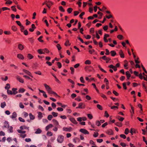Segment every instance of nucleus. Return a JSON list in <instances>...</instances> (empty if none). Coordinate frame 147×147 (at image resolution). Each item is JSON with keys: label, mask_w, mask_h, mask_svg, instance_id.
<instances>
[{"label": "nucleus", "mask_w": 147, "mask_h": 147, "mask_svg": "<svg viewBox=\"0 0 147 147\" xmlns=\"http://www.w3.org/2000/svg\"><path fill=\"white\" fill-rule=\"evenodd\" d=\"M85 63L86 64L90 65L91 64V62L90 60H87L85 62Z\"/></svg>", "instance_id": "obj_42"}, {"label": "nucleus", "mask_w": 147, "mask_h": 147, "mask_svg": "<svg viewBox=\"0 0 147 147\" xmlns=\"http://www.w3.org/2000/svg\"><path fill=\"white\" fill-rule=\"evenodd\" d=\"M37 52L39 54H45V52H44V51H43V49H38L37 50Z\"/></svg>", "instance_id": "obj_23"}, {"label": "nucleus", "mask_w": 147, "mask_h": 147, "mask_svg": "<svg viewBox=\"0 0 147 147\" xmlns=\"http://www.w3.org/2000/svg\"><path fill=\"white\" fill-rule=\"evenodd\" d=\"M98 67L99 68V69H100V70L102 71L105 73H106L107 72L104 69H102L101 67V66H100V65H98Z\"/></svg>", "instance_id": "obj_39"}, {"label": "nucleus", "mask_w": 147, "mask_h": 147, "mask_svg": "<svg viewBox=\"0 0 147 147\" xmlns=\"http://www.w3.org/2000/svg\"><path fill=\"white\" fill-rule=\"evenodd\" d=\"M59 10L61 12H64L65 10L63 8V7L61 6H60L59 7Z\"/></svg>", "instance_id": "obj_44"}, {"label": "nucleus", "mask_w": 147, "mask_h": 147, "mask_svg": "<svg viewBox=\"0 0 147 147\" xmlns=\"http://www.w3.org/2000/svg\"><path fill=\"white\" fill-rule=\"evenodd\" d=\"M96 124L98 126H99L101 124L100 122L99 121H97L96 122Z\"/></svg>", "instance_id": "obj_50"}, {"label": "nucleus", "mask_w": 147, "mask_h": 147, "mask_svg": "<svg viewBox=\"0 0 147 147\" xmlns=\"http://www.w3.org/2000/svg\"><path fill=\"white\" fill-rule=\"evenodd\" d=\"M42 132V130L38 128L35 132L36 134H39Z\"/></svg>", "instance_id": "obj_30"}, {"label": "nucleus", "mask_w": 147, "mask_h": 147, "mask_svg": "<svg viewBox=\"0 0 147 147\" xmlns=\"http://www.w3.org/2000/svg\"><path fill=\"white\" fill-rule=\"evenodd\" d=\"M17 57L19 59L23 60L24 59V57L23 55L21 54H18L17 55Z\"/></svg>", "instance_id": "obj_15"}, {"label": "nucleus", "mask_w": 147, "mask_h": 147, "mask_svg": "<svg viewBox=\"0 0 147 147\" xmlns=\"http://www.w3.org/2000/svg\"><path fill=\"white\" fill-rule=\"evenodd\" d=\"M4 123V126L3 127V128H4V127L7 128L9 126V125L7 121H5Z\"/></svg>", "instance_id": "obj_17"}, {"label": "nucleus", "mask_w": 147, "mask_h": 147, "mask_svg": "<svg viewBox=\"0 0 147 147\" xmlns=\"http://www.w3.org/2000/svg\"><path fill=\"white\" fill-rule=\"evenodd\" d=\"M85 107V105L84 103L82 102L78 104V107H76V109H84Z\"/></svg>", "instance_id": "obj_3"}, {"label": "nucleus", "mask_w": 147, "mask_h": 147, "mask_svg": "<svg viewBox=\"0 0 147 147\" xmlns=\"http://www.w3.org/2000/svg\"><path fill=\"white\" fill-rule=\"evenodd\" d=\"M18 48L20 50H22L24 48V46L22 44H20L18 45Z\"/></svg>", "instance_id": "obj_16"}, {"label": "nucleus", "mask_w": 147, "mask_h": 147, "mask_svg": "<svg viewBox=\"0 0 147 147\" xmlns=\"http://www.w3.org/2000/svg\"><path fill=\"white\" fill-rule=\"evenodd\" d=\"M8 131L9 133H13V128L11 126H9L8 128Z\"/></svg>", "instance_id": "obj_12"}, {"label": "nucleus", "mask_w": 147, "mask_h": 147, "mask_svg": "<svg viewBox=\"0 0 147 147\" xmlns=\"http://www.w3.org/2000/svg\"><path fill=\"white\" fill-rule=\"evenodd\" d=\"M7 93L8 94L15 95L16 94L18 93V92H13L11 90H7Z\"/></svg>", "instance_id": "obj_11"}, {"label": "nucleus", "mask_w": 147, "mask_h": 147, "mask_svg": "<svg viewBox=\"0 0 147 147\" xmlns=\"http://www.w3.org/2000/svg\"><path fill=\"white\" fill-rule=\"evenodd\" d=\"M38 90L40 92L43 93V95L45 98H46L47 97V95L45 91L43 90H40L39 89H38Z\"/></svg>", "instance_id": "obj_13"}, {"label": "nucleus", "mask_w": 147, "mask_h": 147, "mask_svg": "<svg viewBox=\"0 0 147 147\" xmlns=\"http://www.w3.org/2000/svg\"><path fill=\"white\" fill-rule=\"evenodd\" d=\"M30 118L31 120H33L35 118V117L31 113H30L29 114Z\"/></svg>", "instance_id": "obj_31"}, {"label": "nucleus", "mask_w": 147, "mask_h": 147, "mask_svg": "<svg viewBox=\"0 0 147 147\" xmlns=\"http://www.w3.org/2000/svg\"><path fill=\"white\" fill-rule=\"evenodd\" d=\"M119 54L121 58H123L124 57V54L123 52L121 50L119 51Z\"/></svg>", "instance_id": "obj_24"}, {"label": "nucleus", "mask_w": 147, "mask_h": 147, "mask_svg": "<svg viewBox=\"0 0 147 147\" xmlns=\"http://www.w3.org/2000/svg\"><path fill=\"white\" fill-rule=\"evenodd\" d=\"M53 118V116L52 115H49L47 117V118L49 120H51Z\"/></svg>", "instance_id": "obj_53"}, {"label": "nucleus", "mask_w": 147, "mask_h": 147, "mask_svg": "<svg viewBox=\"0 0 147 147\" xmlns=\"http://www.w3.org/2000/svg\"><path fill=\"white\" fill-rule=\"evenodd\" d=\"M57 47L59 50H60L61 49V47L59 44H57Z\"/></svg>", "instance_id": "obj_64"}, {"label": "nucleus", "mask_w": 147, "mask_h": 147, "mask_svg": "<svg viewBox=\"0 0 147 147\" xmlns=\"http://www.w3.org/2000/svg\"><path fill=\"white\" fill-rule=\"evenodd\" d=\"M16 79L21 83H23L24 82L23 79L19 76H17L16 77Z\"/></svg>", "instance_id": "obj_5"}, {"label": "nucleus", "mask_w": 147, "mask_h": 147, "mask_svg": "<svg viewBox=\"0 0 147 147\" xmlns=\"http://www.w3.org/2000/svg\"><path fill=\"white\" fill-rule=\"evenodd\" d=\"M43 51H44V52H45H45L47 53H48L49 52V50L46 48L43 49Z\"/></svg>", "instance_id": "obj_62"}, {"label": "nucleus", "mask_w": 147, "mask_h": 147, "mask_svg": "<svg viewBox=\"0 0 147 147\" xmlns=\"http://www.w3.org/2000/svg\"><path fill=\"white\" fill-rule=\"evenodd\" d=\"M73 123L76 124L78 123L74 118L72 117L69 119Z\"/></svg>", "instance_id": "obj_10"}, {"label": "nucleus", "mask_w": 147, "mask_h": 147, "mask_svg": "<svg viewBox=\"0 0 147 147\" xmlns=\"http://www.w3.org/2000/svg\"><path fill=\"white\" fill-rule=\"evenodd\" d=\"M19 136L20 137L24 138L26 136V134H21L19 135Z\"/></svg>", "instance_id": "obj_43"}, {"label": "nucleus", "mask_w": 147, "mask_h": 147, "mask_svg": "<svg viewBox=\"0 0 147 147\" xmlns=\"http://www.w3.org/2000/svg\"><path fill=\"white\" fill-rule=\"evenodd\" d=\"M11 29L13 31L16 32L17 30V28L16 26H13L11 27Z\"/></svg>", "instance_id": "obj_33"}, {"label": "nucleus", "mask_w": 147, "mask_h": 147, "mask_svg": "<svg viewBox=\"0 0 147 147\" xmlns=\"http://www.w3.org/2000/svg\"><path fill=\"white\" fill-rule=\"evenodd\" d=\"M87 116L90 119H92L93 118V116L91 114H87Z\"/></svg>", "instance_id": "obj_46"}, {"label": "nucleus", "mask_w": 147, "mask_h": 147, "mask_svg": "<svg viewBox=\"0 0 147 147\" xmlns=\"http://www.w3.org/2000/svg\"><path fill=\"white\" fill-rule=\"evenodd\" d=\"M50 94H53L54 96H55L56 97H60V96L57 94L56 93L53 91H52Z\"/></svg>", "instance_id": "obj_34"}, {"label": "nucleus", "mask_w": 147, "mask_h": 147, "mask_svg": "<svg viewBox=\"0 0 147 147\" xmlns=\"http://www.w3.org/2000/svg\"><path fill=\"white\" fill-rule=\"evenodd\" d=\"M64 140V136L62 135H59L57 138V141L59 143H62Z\"/></svg>", "instance_id": "obj_2"}, {"label": "nucleus", "mask_w": 147, "mask_h": 147, "mask_svg": "<svg viewBox=\"0 0 147 147\" xmlns=\"http://www.w3.org/2000/svg\"><path fill=\"white\" fill-rule=\"evenodd\" d=\"M12 3V2L10 0H7L5 4H11Z\"/></svg>", "instance_id": "obj_52"}, {"label": "nucleus", "mask_w": 147, "mask_h": 147, "mask_svg": "<svg viewBox=\"0 0 147 147\" xmlns=\"http://www.w3.org/2000/svg\"><path fill=\"white\" fill-rule=\"evenodd\" d=\"M10 87V84H7L5 87V88L6 90H8Z\"/></svg>", "instance_id": "obj_40"}, {"label": "nucleus", "mask_w": 147, "mask_h": 147, "mask_svg": "<svg viewBox=\"0 0 147 147\" xmlns=\"http://www.w3.org/2000/svg\"><path fill=\"white\" fill-rule=\"evenodd\" d=\"M70 69L71 70V74H73L74 73V68L73 67H70Z\"/></svg>", "instance_id": "obj_54"}, {"label": "nucleus", "mask_w": 147, "mask_h": 147, "mask_svg": "<svg viewBox=\"0 0 147 147\" xmlns=\"http://www.w3.org/2000/svg\"><path fill=\"white\" fill-rule=\"evenodd\" d=\"M25 91V90L24 88H20L18 92L20 93H24Z\"/></svg>", "instance_id": "obj_26"}, {"label": "nucleus", "mask_w": 147, "mask_h": 147, "mask_svg": "<svg viewBox=\"0 0 147 147\" xmlns=\"http://www.w3.org/2000/svg\"><path fill=\"white\" fill-rule=\"evenodd\" d=\"M90 32L91 34H93L94 32V29L93 28H91L90 29Z\"/></svg>", "instance_id": "obj_58"}, {"label": "nucleus", "mask_w": 147, "mask_h": 147, "mask_svg": "<svg viewBox=\"0 0 147 147\" xmlns=\"http://www.w3.org/2000/svg\"><path fill=\"white\" fill-rule=\"evenodd\" d=\"M43 117L42 113L41 112H39L38 113V117L39 119H41Z\"/></svg>", "instance_id": "obj_27"}, {"label": "nucleus", "mask_w": 147, "mask_h": 147, "mask_svg": "<svg viewBox=\"0 0 147 147\" xmlns=\"http://www.w3.org/2000/svg\"><path fill=\"white\" fill-rule=\"evenodd\" d=\"M53 127V125L52 124H50L49 125H47L46 127L45 128V130L46 131H47L49 128H51V127Z\"/></svg>", "instance_id": "obj_20"}, {"label": "nucleus", "mask_w": 147, "mask_h": 147, "mask_svg": "<svg viewBox=\"0 0 147 147\" xmlns=\"http://www.w3.org/2000/svg\"><path fill=\"white\" fill-rule=\"evenodd\" d=\"M42 36H40L38 38V40L41 42H43V40H42Z\"/></svg>", "instance_id": "obj_55"}, {"label": "nucleus", "mask_w": 147, "mask_h": 147, "mask_svg": "<svg viewBox=\"0 0 147 147\" xmlns=\"http://www.w3.org/2000/svg\"><path fill=\"white\" fill-rule=\"evenodd\" d=\"M80 80L81 82L82 83H84L85 81L84 80L83 78L82 77H81L80 78Z\"/></svg>", "instance_id": "obj_60"}, {"label": "nucleus", "mask_w": 147, "mask_h": 147, "mask_svg": "<svg viewBox=\"0 0 147 147\" xmlns=\"http://www.w3.org/2000/svg\"><path fill=\"white\" fill-rule=\"evenodd\" d=\"M52 116H53L54 117H56L58 115V113L55 112H52Z\"/></svg>", "instance_id": "obj_41"}, {"label": "nucleus", "mask_w": 147, "mask_h": 147, "mask_svg": "<svg viewBox=\"0 0 147 147\" xmlns=\"http://www.w3.org/2000/svg\"><path fill=\"white\" fill-rule=\"evenodd\" d=\"M111 55L112 56H114L116 54V52L114 51H111Z\"/></svg>", "instance_id": "obj_38"}, {"label": "nucleus", "mask_w": 147, "mask_h": 147, "mask_svg": "<svg viewBox=\"0 0 147 147\" xmlns=\"http://www.w3.org/2000/svg\"><path fill=\"white\" fill-rule=\"evenodd\" d=\"M80 131L84 134H88L89 132L86 129H81Z\"/></svg>", "instance_id": "obj_4"}, {"label": "nucleus", "mask_w": 147, "mask_h": 147, "mask_svg": "<svg viewBox=\"0 0 147 147\" xmlns=\"http://www.w3.org/2000/svg\"><path fill=\"white\" fill-rule=\"evenodd\" d=\"M63 130L65 131L70 132L72 130V128L71 127H63Z\"/></svg>", "instance_id": "obj_7"}, {"label": "nucleus", "mask_w": 147, "mask_h": 147, "mask_svg": "<svg viewBox=\"0 0 147 147\" xmlns=\"http://www.w3.org/2000/svg\"><path fill=\"white\" fill-rule=\"evenodd\" d=\"M120 136L121 138L124 139H125L126 138V136L123 134L120 135Z\"/></svg>", "instance_id": "obj_57"}, {"label": "nucleus", "mask_w": 147, "mask_h": 147, "mask_svg": "<svg viewBox=\"0 0 147 147\" xmlns=\"http://www.w3.org/2000/svg\"><path fill=\"white\" fill-rule=\"evenodd\" d=\"M28 58L30 59H32L33 57V56L30 54H28L27 55Z\"/></svg>", "instance_id": "obj_37"}, {"label": "nucleus", "mask_w": 147, "mask_h": 147, "mask_svg": "<svg viewBox=\"0 0 147 147\" xmlns=\"http://www.w3.org/2000/svg\"><path fill=\"white\" fill-rule=\"evenodd\" d=\"M46 5L51 6L53 5V3L50 1H46Z\"/></svg>", "instance_id": "obj_19"}, {"label": "nucleus", "mask_w": 147, "mask_h": 147, "mask_svg": "<svg viewBox=\"0 0 147 147\" xmlns=\"http://www.w3.org/2000/svg\"><path fill=\"white\" fill-rule=\"evenodd\" d=\"M65 45L66 46H69L70 45V43L69 42V41L68 40H67L66 42L65 43Z\"/></svg>", "instance_id": "obj_51"}, {"label": "nucleus", "mask_w": 147, "mask_h": 147, "mask_svg": "<svg viewBox=\"0 0 147 147\" xmlns=\"http://www.w3.org/2000/svg\"><path fill=\"white\" fill-rule=\"evenodd\" d=\"M45 87L48 93L50 94L53 91L51 88L46 84H44Z\"/></svg>", "instance_id": "obj_1"}, {"label": "nucleus", "mask_w": 147, "mask_h": 147, "mask_svg": "<svg viewBox=\"0 0 147 147\" xmlns=\"http://www.w3.org/2000/svg\"><path fill=\"white\" fill-rule=\"evenodd\" d=\"M97 107L98 109L100 110H102V108L101 106L99 104H97Z\"/></svg>", "instance_id": "obj_45"}, {"label": "nucleus", "mask_w": 147, "mask_h": 147, "mask_svg": "<svg viewBox=\"0 0 147 147\" xmlns=\"http://www.w3.org/2000/svg\"><path fill=\"white\" fill-rule=\"evenodd\" d=\"M116 118L121 122L124 119V118L121 117L119 115L117 116L116 117Z\"/></svg>", "instance_id": "obj_21"}, {"label": "nucleus", "mask_w": 147, "mask_h": 147, "mask_svg": "<svg viewBox=\"0 0 147 147\" xmlns=\"http://www.w3.org/2000/svg\"><path fill=\"white\" fill-rule=\"evenodd\" d=\"M106 133L107 134L109 135H111L113 134V131L111 129L107 130V131Z\"/></svg>", "instance_id": "obj_18"}, {"label": "nucleus", "mask_w": 147, "mask_h": 147, "mask_svg": "<svg viewBox=\"0 0 147 147\" xmlns=\"http://www.w3.org/2000/svg\"><path fill=\"white\" fill-rule=\"evenodd\" d=\"M17 117V114L15 112H13L12 115L10 116V117L12 119H16Z\"/></svg>", "instance_id": "obj_8"}, {"label": "nucleus", "mask_w": 147, "mask_h": 147, "mask_svg": "<svg viewBox=\"0 0 147 147\" xmlns=\"http://www.w3.org/2000/svg\"><path fill=\"white\" fill-rule=\"evenodd\" d=\"M15 7H16L15 6H12L11 7V8L12 10L13 11H15V12L16 11V9Z\"/></svg>", "instance_id": "obj_59"}, {"label": "nucleus", "mask_w": 147, "mask_h": 147, "mask_svg": "<svg viewBox=\"0 0 147 147\" xmlns=\"http://www.w3.org/2000/svg\"><path fill=\"white\" fill-rule=\"evenodd\" d=\"M23 77L27 79H28V80H30L31 81H32V78H30L29 77L27 76L24 75L23 76Z\"/></svg>", "instance_id": "obj_48"}, {"label": "nucleus", "mask_w": 147, "mask_h": 147, "mask_svg": "<svg viewBox=\"0 0 147 147\" xmlns=\"http://www.w3.org/2000/svg\"><path fill=\"white\" fill-rule=\"evenodd\" d=\"M73 142L75 143L79 142H80V140L79 138L78 137H76L73 139Z\"/></svg>", "instance_id": "obj_14"}, {"label": "nucleus", "mask_w": 147, "mask_h": 147, "mask_svg": "<svg viewBox=\"0 0 147 147\" xmlns=\"http://www.w3.org/2000/svg\"><path fill=\"white\" fill-rule=\"evenodd\" d=\"M125 74L126 75L127 79L128 80L131 77V74L129 73V72L128 71L126 72Z\"/></svg>", "instance_id": "obj_25"}, {"label": "nucleus", "mask_w": 147, "mask_h": 147, "mask_svg": "<svg viewBox=\"0 0 147 147\" xmlns=\"http://www.w3.org/2000/svg\"><path fill=\"white\" fill-rule=\"evenodd\" d=\"M73 10V9L71 8H69L67 9V11L69 13H70Z\"/></svg>", "instance_id": "obj_47"}, {"label": "nucleus", "mask_w": 147, "mask_h": 147, "mask_svg": "<svg viewBox=\"0 0 147 147\" xmlns=\"http://www.w3.org/2000/svg\"><path fill=\"white\" fill-rule=\"evenodd\" d=\"M6 103L5 102H2L1 103V107L3 108L5 107L6 106Z\"/></svg>", "instance_id": "obj_32"}, {"label": "nucleus", "mask_w": 147, "mask_h": 147, "mask_svg": "<svg viewBox=\"0 0 147 147\" xmlns=\"http://www.w3.org/2000/svg\"><path fill=\"white\" fill-rule=\"evenodd\" d=\"M115 124L117 126L119 127H121L122 126V124L120 122H117L115 123Z\"/></svg>", "instance_id": "obj_35"}, {"label": "nucleus", "mask_w": 147, "mask_h": 147, "mask_svg": "<svg viewBox=\"0 0 147 147\" xmlns=\"http://www.w3.org/2000/svg\"><path fill=\"white\" fill-rule=\"evenodd\" d=\"M20 128L21 130H23V129H27L28 130L29 127H27V126H25L24 125H23V126H21L20 127Z\"/></svg>", "instance_id": "obj_22"}, {"label": "nucleus", "mask_w": 147, "mask_h": 147, "mask_svg": "<svg viewBox=\"0 0 147 147\" xmlns=\"http://www.w3.org/2000/svg\"><path fill=\"white\" fill-rule=\"evenodd\" d=\"M53 134L51 131H48L47 133V135L49 136H51Z\"/></svg>", "instance_id": "obj_63"}, {"label": "nucleus", "mask_w": 147, "mask_h": 147, "mask_svg": "<svg viewBox=\"0 0 147 147\" xmlns=\"http://www.w3.org/2000/svg\"><path fill=\"white\" fill-rule=\"evenodd\" d=\"M17 131L19 133H20L21 134H25L26 132L25 131H22L21 129H18V130Z\"/></svg>", "instance_id": "obj_36"}, {"label": "nucleus", "mask_w": 147, "mask_h": 147, "mask_svg": "<svg viewBox=\"0 0 147 147\" xmlns=\"http://www.w3.org/2000/svg\"><path fill=\"white\" fill-rule=\"evenodd\" d=\"M106 12L108 14H109V15H106V16L107 18L108 19H109L113 18V16H112V15L110 14V11H106Z\"/></svg>", "instance_id": "obj_9"}, {"label": "nucleus", "mask_w": 147, "mask_h": 147, "mask_svg": "<svg viewBox=\"0 0 147 147\" xmlns=\"http://www.w3.org/2000/svg\"><path fill=\"white\" fill-rule=\"evenodd\" d=\"M23 71L25 73V74H27L28 76H30L32 78H33V76L32 74L28 71L26 70L25 69H23Z\"/></svg>", "instance_id": "obj_6"}, {"label": "nucleus", "mask_w": 147, "mask_h": 147, "mask_svg": "<svg viewBox=\"0 0 147 147\" xmlns=\"http://www.w3.org/2000/svg\"><path fill=\"white\" fill-rule=\"evenodd\" d=\"M117 38H119V40H121L123 38V36L121 35H119L117 36Z\"/></svg>", "instance_id": "obj_56"}, {"label": "nucleus", "mask_w": 147, "mask_h": 147, "mask_svg": "<svg viewBox=\"0 0 147 147\" xmlns=\"http://www.w3.org/2000/svg\"><path fill=\"white\" fill-rule=\"evenodd\" d=\"M129 132V129L127 128L125 129V130L124 133L125 134L127 135L128 134Z\"/></svg>", "instance_id": "obj_49"}, {"label": "nucleus", "mask_w": 147, "mask_h": 147, "mask_svg": "<svg viewBox=\"0 0 147 147\" xmlns=\"http://www.w3.org/2000/svg\"><path fill=\"white\" fill-rule=\"evenodd\" d=\"M18 119L21 122H25V120L21 117H19L18 118Z\"/></svg>", "instance_id": "obj_61"}, {"label": "nucleus", "mask_w": 147, "mask_h": 147, "mask_svg": "<svg viewBox=\"0 0 147 147\" xmlns=\"http://www.w3.org/2000/svg\"><path fill=\"white\" fill-rule=\"evenodd\" d=\"M124 62L125 63V64L124 65V67H125V69H127L128 67H126L128 66V62L126 60H125L124 61Z\"/></svg>", "instance_id": "obj_28"}, {"label": "nucleus", "mask_w": 147, "mask_h": 147, "mask_svg": "<svg viewBox=\"0 0 147 147\" xmlns=\"http://www.w3.org/2000/svg\"><path fill=\"white\" fill-rule=\"evenodd\" d=\"M54 124L56 125H59V123L57 120L55 119H53L52 120Z\"/></svg>", "instance_id": "obj_29"}]
</instances>
